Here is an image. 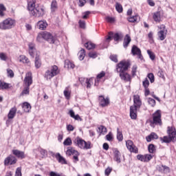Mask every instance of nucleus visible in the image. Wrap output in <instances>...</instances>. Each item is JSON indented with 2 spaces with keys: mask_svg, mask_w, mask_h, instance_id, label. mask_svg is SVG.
<instances>
[{
  "mask_svg": "<svg viewBox=\"0 0 176 176\" xmlns=\"http://www.w3.org/2000/svg\"><path fill=\"white\" fill-rule=\"evenodd\" d=\"M98 129L100 130V134H106L107 133V128L104 126H99Z\"/></svg>",
  "mask_w": 176,
  "mask_h": 176,
  "instance_id": "51",
  "label": "nucleus"
},
{
  "mask_svg": "<svg viewBox=\"0 0 176 176\" xmlns=\"http://www.w3.org/2000/svg\"><path fill=\"white\" fill-rule=\"evenodd\" d=\"M73 142L76 146H78L80 149H91V142H86L79 137L76 138Z\"/></svg>",
  "mask_w": 176,
  "mask_h": 176,
  "instance_id": "2",
  "label": "nucleus"
},
{
  "mask_svg": "<svg viewBox=\"0 0 176 176\" xmlns=\"http://www.w3.org/2000/svg\"><path fill=\"white\" fill-rule=\"evenodd\" d=\"M75 153H78V151L74 150L72 147H69L66 151V155L67 156H71V155H74Z\"/></svg>",
  "mask_w": 176,
  "mask_h": 176,
  "instance_id": "30",
  "label": "nucleus"
},
{
  "mask_svg": "<svg viewBox=\"0 0 176 176\" xmlns=\"http://www.w3.org/2000/svg\"><path fill=\"white\" fill-rule=\"evenodd\" d=\"M111 172H112L111 168L108 167L105 169L104 174H105V175L108 176L111 174Z\"/></svg>",
  "mask_w": 176,
  "mask_h": 176,
  "instance_id": "57",
  "label": "nucleus"
},
{
  "mask_svg": "<svg viewBox=\"0 0 176 176\" xmlns=\"http://www.w3.org/2000/svg\"><path fill=\"white\" fill-rule=\"evenodd\" d=\"M99 104L101 107H107L109 104V98H105L102 96H99Z\"/></svg>",
  "mask_w": 176,
  "mask_h": 176,
  "instance_id": "16",
  "label": "nucleus"
},
{
  "mask_svg": "<svg viewBox=\"0 0 176 176\" xmlns=\"http://www.w3.org/2000/svg\"><path fill=\"white\" fill-rule=\"evenodd\" d=\"M50 176H61V175L60 173L52 171L50 173Z\"/></svg>",
  "mask_w": 176,
  "mask_h": 176,
  "instance_id": "64",
  "label": "nucleus"
},
{
  "mask_svg": "<svg viewBox=\"0 0 176 176\" xmlns=\"http://www.w3.org/2000/svg\"><path fill=\"white\" fill-rule=\"evenodd\" d=\"M112 132H109L107 135H106V139L107 141H112Z\"/></svg>",
  "mask_w": 176,
  "mask_h": 176,
  "instance_id": "61",
  "label": "nucleus"
},
{
  "mask_svg": "<svg viewBox=\"0 0 176 176\" xmlns=\"http://www.w3.org/2000/svg\"><path fill=\"white\" fill-rule=\"evenodd\" d=\"M153 123L154 124L162 125V114L159 110H157L153 114Z\"/></svg>",
  "mask_w": 176,
  "mask_h": 176,
  "instance_id": "9",
  "label": "nucleus"
},
{
  "mask_svg": "<svg viewBox=\"0 0 176 176\" xmlns=\"http://www.w3.org/2000/svg\"><path fill=\"white\" fill-rule=\"evenodd\" d=\"M43 32L38 33L37 36V41L38 42H42L43 41Z\"/></svg>",
  "mask_w": 176,
  "mask_h": 176,
  "instance_id": "52",
  "label": "nucleus"
},
{
  "mask_svg": "<svg viewBox=\"0 0 176 176\" xmlns=\"http://www.w3.org/2000/svg\"><path fill=\"white\" fill-rule=\"evenodd\" d=\"M105 76V72H102L99 74L97 75L96 79L98 82L100 80V79H102Z\"/></svg>",
  "mask_w": 176,
  "mask_h": 176,
  "instance_id": "49",
  "label": "nucleus"
},
{
  "mask_svg": "<svg viewBox=\"0 0 176 176\" xmlns=\"http://www.w3.org/2000/svg\"><path fill=\"white\" fill-rule=\"evenodd\" d=\"M17 112V108L16 107H12L8 114V119H13L14 116H16V113Z\"/></svg>",
  "mask_w": 176,
  "mask_h": 176,
  "instance_id": "24",
  "label": "nucleus"
},
{
  "mask_svg": "<svg viewBox=\"0 0 176 176\" xmlns=\"http://www.w3.org/2000/svg\"><path fill=\"white\" fill-rule=\"evenodd\" d=\"M16 25V21L8 18L0 23V30H12Z\"/></svg>",
  "mask_w": 176,
  "mask_h": 176,
  "instance_id": "3",
  "label": "nucleus"
},
{
  "mask_svg": "<svg viewBox=\"0 0 176 176\" xmlns=\"http://www.w3.org/2000/svg\"><path fill=\"white\" fill-rule=\"evenodd\" d=\"M137 109H138L135 107H130V116L131 119H137Z\"/></svg>",
  "mask_w": 176,
  "mask_h": 176,
  "instance_id": "19",
  "label": "nucleus"
},
{
  "mask_svg": "<svg viewBox=\"0 0 176 176\" xmlns=\"http://www.w3.org/2000/svg\"><path fill=\"white\" fill-rule=\"evenodd\" d=\"M65 68H67L68 69H74L75 68V65L69 60H65Z\"/></svg>",
  "mask_w": 176,
  "mask_h": 176,
  "instance_id": "29",
  "label": "nucleus"
},
{
  "mask_svg": "<svg viewBox=\"0 0 176 176\" xmlns=\"http://www.w3.org/2000/svg\"><path fill=\"white\" fill-rule=\"evenodd\" d=\"M63 145H65V146H71V145H72V140H71L70 138H66L63 142Z\"/></svg>",
  "mask_w": 176,
  "mask_h": 176,
  "instance_id": "34",
  "label": "nucleus"
},
{
  "mask_svg": "<svg viewBox=\"0 0 176 176\" xmlns=\"http://www.w3.org/2000/svg\"><path fill=\"white\" fill-rule=\"evenodd\" d=\"M117 139L118 141H123V133L119 131V128L117 129Z\"/></svg>",
  "mask_w": 176,
  "mask_h": 176,
  "instance_id": "36",
  "label": "nucleus"
},
{
  "mask_svg": "<svg viewBox=\"0 0 176 176\" xmlns=\"http://www.w3.org/2000/svg\"><path fill=\"white\" fill-rule=\"evenodd\" d=\"M131 66V63L129 60H122L117 65L116 71L118 74L126 72Z\"/></svg>",
  "mask_w": 176,
  "mask_h": 176,
  "instance_id": "4",
  "label": "nucleus"
},
{
  "mask_svg": "<svg viewBox=\"0 0 176 176\" xmlns=\"http://www.w3.org/2000/svg\"><path fill=\"white\" fill-rule=\"evenodd\" d=\"M17 162V160L16 157L13 155H10L8 157H6L4 160V164L5 166H9V164H16V162Z\"/></svg>",
  "mask_w": 176,
  "mask_h": 176,
  "instance_id": "13",
  "label": "nucleus"
},
{
  "mask_svg": "<svg viewBox=\"0 0 176 176\" xmlns=\"http://www.w3.org/2000/svg\"><path fill=\"white\" fill-rule=\"evenodd\" d=\"M156 151V149L155 148V145L153 144H150L148 146V152L150 153H155V151Z\"/></svg>",
  "mask_w": 176,
  "mask_h": 176,
  "instance_id": "48",
  "label": "nucleus"
},
{
  "mask_svg": "<svg viewBox=\"0 0 176 176\" xmlns=\"http://www.w3.org/2000/svg\"><path fill=\"white\" fill-rule=\"evenodd\" d=\"M0 59L2 61H6V60H8V56H6V54H5L3 52H1L0 53Z\"/></svg>",
  "mask_w": 176,
  "mask_h": 176,
  "instance_id": "50",
  "label": "nucleus"
},
{
  "mask_svg": "<svg viewBox=\"0 0 176 176\" xmlns=\"http://www.w3.org/2000/svg\"><path fill=\"white\" fill-rule=\"evenodd\" d=\"M131 53L133 56H138V58H140V60H144L142 54H141V50L138 48V47H137L136 45H133L131 49Z\"/></svg>",
  "mask_w": 176,
  "mask_h": 176,
  "instance_id": "7",
  "label": "nucleus"
},
{
  "mask_svg": "<svg viewBox=\"0 0 176 176\" xmlns=\"http://www.w3.org/2000/svg\"><path fill=\"white\" fill-rule=\"evenodd\" d=\"M120 78L124 82H131V76L126 72L119 73Z\"/></svg>",
  "mask_w": 176,
  "mask_h": 176,
  "instance_id": "14",
  "label": "nucleus"
},
{
  "mask_svg": "<svg viewBox=\"0 0 176 176\" xmlns=\"http://www.w3.org/2000/svg\"><path fill=\"white\" fill-rule=\"evenodd\" d=\"M9 87V84L5 82H0V90H3Z\"/></svg>",
  "mask_w": 176,
  "mask_h": 176,
  "instance_id": "38",
  "label": "nucleus"
},
{
  "mask_svg": "<svg viewBox=\"0 0 176 176\" xmlns=\"http://www.w3.org/2000/svg\"><path fill=\"white\" fill-rule=\"evenodd\" d=\"M59 72L58 67L56 65H54L45 72V78L47 80L52 79V78L58 75Z\"/></svg>",
  "mask_w": 176,
  "mask_h": 176,
  "instance_id": "5",
  "label": "nucleus"
},
{
  "mask_svg": "<svg viewBox=\"0 0 176 176\" xmlns=\"http://www.w3.org/2000/svg\"><path fill=\"white\" fill-rule=\"evenodd\" d=\"M137 159L138 160H140V162H146V160H145V155H137Z\"/></svg>",
  "mask_w": 176,
  "mask_h": 176,
  "instance_id": "55",
  "label": "nucleus"
},
{
  "mask_svg": "<svg viewBox=\"0 0 176 176\" xmlns=\"http://www.w3.org/2000/svg\"><path fill=\"white\" fill-rule=\"evenodd\" d=\"M86 56V54L85 53V50L82 49L79 52H78V58L82 61L83 58H85V56Z\"/></svg>",
  "mask_w": 176,
  "mask_h": 176,
  "instance_id": "35",
  "label": "nucleus"
},
{
  "mask_svg": "<svg viewBox=\"0 0 176 176\" xmlns=\"http://www.w3.org/2000/svg\"><path fill=\"white\" fill-rule=\"evenodd\" d=\"M142 105V102L141 101V98H140V95H134L133 96V105L132 107H135L138 109L141 108Z\"/></svg>",
  "mask_w": 176,
  "mask_h": 176,
  "instance_id": "12",
  "label": "nucleus"
},
{
  "mask_svg": "<svg viewBox=\"0 0 176 176\" xmlns=\"http://www.w3.org/2000/svg\"><path fill=\"white\" fill-rule=\"evenodd\" d=\"M56 159L58 160L59 163H60V164H67V161L65 160V158L61 156L60 153H56Z\"/></svg>",
  "mask_w": 176,
  "mask_h": 176,
  "instance_id": "26",
  "label": "nucleus"
},
{
  "mask_svg": "<svg viewBox=\"0 0 176 176\" xmlns=\"http://www.w3.org/2000/svg\"><path fill=\"white\" fill-rule=\"evenodd\" d=\"M22 108L24 111V112H30V111H31V104L27 102H23V104H22Z\"/></svg>",
  "mask_w": 176,
  "mask_h": 176,
  "instance_id": "27",
  "label": "nucleus"
},
{
  "mask_svg": "<svg viewBox=\"0 0 176 176\" xmlns=\"http://www.w3.org/2000/svg\"><path fill=\"white\" fill-rule=\"evenodd\" d=\"M114 160L117 163H120V152L119 151H115L114 152Z\"/></svg>",
  "mask_w": 176,
  "mask_h": 176,
  "instance_id": "32",
  "label": "nucleus"
},
{
  "mask_svg": "<svg viewBox=\"0 0 176 176\" xmlns=\"http://www.w3.org/2000/svg\"><path fill=\"white\" fill-rule=\"evenodd\" d=\"M15 176H21V168H17L15 173Z\"/></svg>",
  "mask_w": 176,
  "mask_h": 176,
  "instance_id": "62",
  "label": "nucleus"
},
{
  "mask_svg": "<svg viewBox=\"0 0 176 176\" xmlns=\"http://www.w3.org/2000/svg\"><path fill=\"white\" fill-rule=\"evenodd\" d=\"M142 85L144 89H146L149 87V80H148V78H144V80L142 82Z\"/></svg>",
  "mask_w": 176,
  "mask_h": 176,
  "instance_id": "42",
  "label": "nucleus"
},
{
  "mask_svg": "<svg viewBox=\"0 0 176 176\" xmlns=\"http://www.w3.org/2000/svg\"><path fill=\"white\" fill-rule=\"evenodd\" d=\"M131 42V38L129 34H126L124 39V43H123L124 47H127V46H129Z\"/></svg>",
  "mask_w": 176,
  "mask_h": 176,
  "instance_id": "28",
  "label": "nucleus"
},
{
  "mask_svg": "<svg viewBox=\"0 0 176 176\" xmlns=\"http://www.w3.org/2000/svg\"><path fill=\"white\" fill-rule=\"evenodd\" d=\"M126 146L127 147V149H129V151H130L131 152H133V153H138V148L134 145L133 141L127 140L126 142Z\"/></svg>",
  "mask_w": 176,
  "mask_h": 176,
  "instance_id": "8",
  "label": "nucleus"
},
{
  "mask_svg": "<svg viewBox=\"0 0 176 176\" xmlns=\"http://www.w3.org/2000/svg\"><path fill=\"white\" fill-rule=\"evenodd\" d=\"M52 12H55L57 10V1L56 0L52 1L51 4Z\"/></svg>",
  "mask_w": 176,
  "mask_h": 176,
  "instance_id": "37",
  "label": "nucleus"
},
{
  "mask_svg": "<svg viewBox=\"0 0 176 176\" xmlns=\"http://www.w3.org/2000/svg\"><path fill=\"white\" fill-rule=\"evenodd\" d=\"M157 35L160 41H164L166 39V36H167V30H161L158 32Z\"/></svg>",
  "mask_w": 176,
  "mask_h": 176,
  "instance_id": "21",
  "label": "nucleus"
},
{
  "mask_svg": "<svg viewBox=\"0 0 176 176\" xmlns=\"http://www.w3.org/2000/svg\"><path fill=\"white\" fill-rule=\"evenodd\" d=\"M30 14L31 16H34V17H42V16L45 14V10L38 6L35 8L34 11H32V13Z\"/></svg>",
  "mask_w": 176,
  "mask_h": 176,
  "instance_id": "6",
  "label": "nucleus"
},
{
  "mask_svg": "<svg viewBox=\"0 0 176 176\" xmlns=\"http://www.w3.org/2000/svg\"><path fill=\"white\" fill-rule=\"evenodd\" d=\"M43 39L47 41L50 43H54V37L49 32H43Z\"/></svg>",
  "mask_w": 176,
  "mask_h": 176,
  "instance_id": "11",
  "label": "nucleus"
},
{
  "mask_svg": "<svg viewBox=\"0 0 176 176\" xmlns=\"http://www.w3.org/2000/svg\"><path fill=\"white\" fill-rule=\"evenodd\" d=\"M85 47L88 49V50H91V49H94L96 47V44L91 42H87L85 43Z\"/></svg>",
  "mask_w": 176,
  "mask_h": 176,
  "instance_id": "33",
  "label": "nucleus"
},
{
  "mask_svg": "<svg viewBox=\"0 0 176 176\" xmlns=\"http://www.w3.org/2000/svg\"><path fill=\"white\" fill-rule=\"evenodd\" d=\"M34 64L36 68H41L42 65V62L41 61V58H39V54L36 53V57H35V60H34Z\"/></svg>",
  "mask_w": 176,
  "mask_h": 176,
  "instance_id": "25",
  "label": "nucleus"
},
{
  "mask_svg": "<svg viewBox=\"0 0 176 176\" xmlns=\"http://www.w3.org/2000/svg\"><path fill=\"white\" fill-rule=\"evenodd\" d=\"M91 12L90 11H87L85 12H83V16H82V19H87V17H89V15L91 14Z\"/></svg>",
  "mask_w": 176,
  "mask_h": 176,
  "instance_id": "63",
  "label": "nucleus"
},
{
  "mask_svg": "<svg viewBox=\"0 0 176 176\" xmlns=\"http://www.w3.org/2000/svg\"><path fill=\"white\" fill-rule=\"evenodd\" d=\"M157 170L160 173H162L164 174H168V173H170V168L168 166H164V165H159L157 166Z\"/></svg>",
  "mask_w": 176,
  "mask_h": 176,
  "instance_id": "17",
  "label": "nucleus"
},
{
  "mask_svg": "<svg viewBox=\"0 0 176 176\" xmlns=\"http://www.w3.org/2000/svg\"><path fill=\"white\" fill-rule=\"evenodd\" d=\"M21 94H22V96H24V94H25V95L30 94V87L25 86L21 93Z\"/></svg>",
  "mask_w": 176,
  "mask_h": 176,
  "instance_id": "43",
  "label": "nucleus"
},
{
  "mask_svg": "<svg viewBox=\"0 0 176 176\" xmlns=\"http://www.w3.org/2000/svg\"><path fill=\"white\" fill-rule=\"evenodd\" d=\"M144 156L146 162H149L153 157L151 154H146Z\"/></svg>",
  "mask_w": 176,
  "mask_h": 176,
  "instance_id": "58",
  "label": "nucleus"
},
{
  "mask_svg": "<svg viewBox=\"0 0 176 176\" xmlns=\"http://www.w3.org/2000/svg\"><path fill=\"white\" fill-rule=\"evenodd\" d=\"M23 83L25 86H28L29 87L32 85V74L31 72H28L26 74L23 80Z\"/></svg>",
  "mask_w": 176,
  "mask_h": 176,
  "instance_id": "10",
  "label": "nucleus"
},
{
  "mask_svg": "<svg viewBox=\"0 0 176 176\" xmlns=\"http://www.w3.org/2000/svg\"><path fill=\"white\" fill-rule=\"evenodd\" d=\"M137 65H134L132 67V76H135V74L137 73Z\"/></svg>",
  "mask_w": 176,
  "mask_h": 176,
  "instance_id": "56",
  "label": "nucleus"
},
{
  "mask_svg": "<svg viewBox=\"0 0 176 176\" xmlns=\"http://www.w3.org/2000/svg\"><path fill=\"white\" fill-rule=\"evenodd\" d=\"M12 153L19 159H24L25 157V154L24 153V151H20L19 150H13Z\"/></svg>",
  "mask_w": 176,
  "mask_h": 176,
  "instance_id": "22",
  "label": "nucleus"
},
{
  "mask_svg": "<svg viewBox=\"0 0 176 176\" xmlns=\"http://www.w3.org/2000/svg\"><path fill=\"white\" fill-rule=\"evenodd\" d=\"M87 88L90 89L91 87V85H93V78H87L86 79Z\"/></svg>",
  "mask_w": 176,
  "mask_h": 176,
  "instance_id": "39",
  "label": "nucleus"
},
{
  "mask_svg": "<svg viewBox=\"0 0 176 176\" xmlns=\"http://www.w3.org/2000/svg\"><path fill=\"white\" fill-rule=\"evenodd\" d=\"M147 54H148L149 58H151V60H152V61H153V60L156 58V56H155V53H153L152 51L148 50Z\"/></svg>",
  "mask_w": 176,
  "mask_h": 176,
  "instance_id": "40",
  "label": "nucleus"
},
{
  "mask_svg": "<svg viewBox=\"0 0 176 176\" xmlns=\"http://www.w3.org/2000/svg\"><path fill=\"white\" fill-rule=\"evenodd\" d=\"M63 94L67 100H69V98L71 97V91L65 89L63 92Z\"/></svg>",
  "mask_w": 176,
  "mask_h": 176,
  "instance_id": "46",
  "label": "nucleus"
},
{
  "mask_svg": "<svg viewBox=\"0 0 176 176\" xmlns=\"http://www.w3.org/2000/svg\"><path fill=\"white\" fill-rule=\"evenodd\" d=\"M148 103L151 105V107H155V105L156 104V100H155L154 99H152L151 98H148L147 99Z\"/></svg>",
  "mask_w": 176,
  "mask_h": 176,
  "instance_id": "44",
  "label": "nucleus"
},
{
  "mask_svg": "<svg viewBox=\"0 0 176 176\" xmlns=\"http://www.w3.org/2000/svg\"><path fill=\"white\" fill-rule=\"evenodd\" d=\"M162 17H163V12L161 11L154 12L153 14V19L154 21H155L156 23H160V21H162Z\"/></svg>",
  "mask_w": 176,
  "mask_h": 176,
  "instance_id": "15",
  "label": "nucleus"
},
{
  "mask_svg": "<svg viewBox=\"0 0 176 176\" xmlns=\"http://www.w3.org/2000/svg\"><path fill=\"white\" fill-rule=\"evenodd\" d=\"M105 20L107 21V23H115V18L112 16H107Z\"/></svg>",
  "mask_w": 176,
  "mask_h": 176,
  "instance_id": "53",
  "label": "nucleus"
},
{
  "mask_svg": "<svg viewBox=\"0 0 176 176\" xmlns=\"http://www.w3.org/2000/svg\"><path fill=\"white\" fill-rule=\"evenodd\" d=\"M79 25L80 28H86V23L84 21H79Z\"/></svg>",
  "mask_w": 176,
  "mask_h": 176,
  "instance_id": "60",
  "label": "nucleus"
},
{
  "mask_svg": "<svg viewBox=\"0 0 176 176\" xmlns=\"http://www.w3.org/2000/svg\"><path fill=\"white\" fill-rule=\"evenodd\" d=\"M7 74L8 76H10V78H13V76H14V73L13 72V70L10 69H7Z\"/></svg>",
  "mask_w": 176,
  "mask_h": 176,
  "instance_id": "54",
  "label": "nucleus"
},
{
  "mask_svg": "<svg viewBox=\"0 0 176 176\" xmlns=\"http://www.w3.org/2000/svg\"><path fill=\"white\" fill-rule=\"evenodd\" d=\"M47 27V22H46V21H39L37 23V28H38V30H41V31H43L45 30H46V28Z\"/></svg>",
  "mask_w": 176,
  "mask_h": 176,
  "instance_id": "18",
  "label": "nucleus"
},
{
  "mask_svg": "<svg viewBox=\"0 0 176 176\" xmlns=\"http://www.w3.org/2000/svg\"><path fill=\"white\" fill-rule=\"evenodd\" d=\"M19 61L20 63H23V64H27V65H31V62H30V60L28 59V58H27L24 55H21L19 57Z\"/></svg>",
  "mask_w": 176,
  "mask_h": 176,
  "instance_id": "23",
  "label": "nucleus"
},
{
  "mask_svg": "<svg viewBox=\"0 0 176 176\" xmlns=\"http://www.w3.org/2000/svg\"><path fill=\"white\" fill-rule=\"evenodd\" d=\"M35 0H30L28 3V9L30 14L35 10Z\"/></svg>",
  "mask_w": 176,
  "mask_h": 176,
  "instance_id": "20",
  "label": "nucleus"
},
{
  "mask_svg": "<svg viewBox=\"0 0 176 176\" xmlns=\"http://www.w3.org/2000/svg\"><path fill=\"white\" fill-rule=\"evenodd\" d=\"M110 59L111 60V61H114V63H118V56L117 55L110 56Z\"/></svg>",
  "mask_w": 176,
  "mask_h": 176,
  "instance_id": "59",
  "label": "nucleus"
},
{
  "mask_svg": "<svg viewBox=\"0 0 176 176\" xmlns=\"http://www.w3.org/2000/svg\"><path fill=\"white\" fill-rule=\"evenodd\" d=\"M168 136H164L163 138H160L162 142L165 144H170V142H175L176 141V131L175 128L173 126H168L167 130Z\"/></svg>",
  "mask_w": 176,
  "mask_h": 176,
  "instance_id": "1",
  "label": "nucleus"
},
{
  "mask_svg": "<svg viewBox=\"0 0 176 176\" xmlns=\"http://www.w3.org/2000/svg\"><path fill=\"white\" fill-rule=\"evenodd\" d=\"M116 9L118 13H122V12H123V7H122V5H120L119 3L116 4Z\"/></svg>",
  "mask_w": 176,
  "mask_h": 176,
  "instance_id": "41",
  "label": "nucleus"
},
{
  "mask_svg": "<svg viewBox=\"0 0 176 176\" xmlns=\"http://www.w3.org/2000/svg\"><path fill=\"white\" fill-rule=\"evenodd\" d=\"M147 78L149 79L151 83L155 82V76L152 73H149L147 76Z\"/></svg>",
  "mask_w": 176,
  "mask_h": 176,
  "instance_id": "45",
  "label": "nucleus"
},
{
  "mask_svg": "<svg viewBox=\"0 0 176 176\" xmlns=\"http://www.w3.org/2000/svg\"><path fill=\"white\" fill-rule=\"evenodd\" d=\"M29 53L32 57H34L35 53V45L32 43L29 44Z\"/></svg>",
  "mask_w": 176,
  "mask_h": 176,
  "instance_id": "31",
  "label": "nucleus"
},
{
  "mask_svg": "<svg viewBox=\"0 0 176 176\" xmlns=\"http://www.w3.org/2000/svg\"><path fill=\"white\" fill-rule=\"evenodd\" d=\"M137 19H138V16H133L128 18V21L129 23H135V21H137Z\"/></svg>",
  "mask_w": 176,
  "mask_h": 176,
  "instance_id": "47",
  "label": "nucleus"
}]
</instances>
